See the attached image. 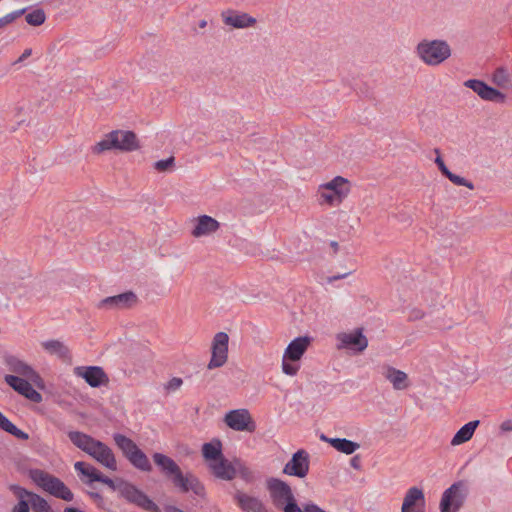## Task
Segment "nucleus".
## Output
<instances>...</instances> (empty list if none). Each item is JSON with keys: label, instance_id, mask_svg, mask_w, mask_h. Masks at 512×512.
Here are the masks:
<instances>
[{"label": "nucleus", "instance_id": "1", "mask_svg": "<svg viewBox=\"0 0 512 512\" xmlns=\"http://www.w3.org/2000/svg\"><path fill=\"white\" fill-rule=\"evenodd\" d=\"M68 437L77 448L88 454L106 469L111 471L118 469L116 456L113 450L105 443L79 431L69 432Z\"/></svg>", "mask_w": 512, "mask_h": 512}, {"label": "nucleus", "instance_id": "2", "mask_svg": "<svg viewBox=\"0 0 512 512\" xmlns=\"http://www.w3.org/2000/svg\"><path fill=\"white\" fill-rule=\"evenodd\" d=\"M201 453L205 464L215 477L226 481L235 478V467L223 455V445L220 439L214 438L210 442L204 443Z\"/></svg>", "mask_w": 512, "mask_h": 512}, {"label": "nucleus", "instance_id": "3", "mask_svg": "<svg viewBox=\"0 0 512 512\" xmlns=\"http://www.w3.org/2000/svg\"><path fill=\"white\" fill-rule=\"evenodd\" d=\"M267 488L273 504L284 512H326L312 503H307L300 507L296 502L291 487L280 479H269L267 481Z\"/></svg>", "mask_w": 512, "mask_h": 512}, {"label": "nucleus", "instance_id": "4", "mask_svg": "<svg viewBox=\"0 0 512 512\" xmlns=\"http://www.w3.org/2000/svg\"><path fill=\"white\" fill-rule=\"evenodd\" d=\"M414 53L424 65L438 67L450 59L452 48L444 39L424 38L416 44Z\"/></svg>", "mask_w": 512, "mask_h": 512}, {"label": "nucleus", "instance_id": "5", "mask_svg": "<svg viewBox=\"0 0 512 512\" xmlns=\"http://www.w3.org/2000/svg\"><path fill=\"white\" fill-rule=\"evenodd\" d=\"M153 461L165 476L172 478L175 486L179 487L181 491H193L197 495L203 493L204 488L198 479L191 474L183 475L180 467L172 458L162 453H154Z\"/></svg>", "mask_w": 512, "mask_h": 512}, {"label": "nucleus", "instance_id": "6", "mask_svg": "<svg viewBox=\"0 0 512 512\" xmlns=\"http://www.w3.org/2000/svg\"><path fill=\"white\" fill-rule=\"evenodd\" d=\"M351 189V182L347 178L335 176L318 185L316 190L317 202L324 207H338L347 199Z\"/></svg>", "mask_w": 512, "mask_h": 512}, {"label": "nucleus", "instance_id": "7", "mask_svg": "<svg viewBox=\"0 0 512 512\" xmlns=\"http://www.w3.org/2000/svg\"><path fill=\"white\" fill-rule=\"evenodd\" d=\"M140 148L136 134L129 130H114L98 141L93 147L94 154H101L108 150L131 152Z\"/></svg>", "mask_w": 512, "mask_h": 512}, {"label": "nucleus", "instance_id": "8", "mask_svg": "<svg viewBox=\"0 0 512 512\" xmlns=\"http://www.w3.org/2000/svg\"><path fill=\"white\" fill-rule=\"evenodd\" d=\"M311 339L299 336L293 339L284 349L281 358V371L284 375L294 377L301 368V360L308 350Z\"/></svg>", "mask_w": 512, "mask_h": 512}, {"label": "nucleus", "instance_id": "9", "mask_svg": "<svg viewBox=\"0 0 512 512\" xmlns=\"http://www.w3.org/2000/svg\"><path fill=\"white\" fill-rule=\"evenodd\" d=\"M28 475L33 483L43 491L65 501L73 500L74 495L71 490L63 481L52 474L41 469H31Z\"/></svg>", "mask_w": 512, "mask_h": 512}, {"label": "nucleus", "instance_id": "10", "mask_svg": "<svg viewBox=\"0 0 512 512\" xmlns=\"http://www.w3.org/2000/svg\"><path fill=\"white\" fill-rule=\"evenodd\" d=\"M116 446L122 451L128 461L137 469L150 472L151 463L146 454L137 446V444L127 436L116 433L113 435Z\"/></svg>", "mask_w": 512, "mask_h": 512}, {"label": "nucleus", "instance_id": "11", "mask_svg": "<svg viewBox=\"0 0 512 512\" xmlns=\"http://www.w3.org/2000/svg\"><path fill=\"white\" fill-rule=\"evenodd\" d=\"M119 495L128 502L152 512H160V508L133 484L120 479Z\"/></svg>", "mask_w": 512, "mask_h": 512}, {"label": "nucleus", "instance_id": "12", "mask_svg": "<svg viewBox=\"0 0 512 512\" xmlns=\"http://www.w3.org/2000/svg\"><path fill=\"white\" fill-rule=\"evenodd\" d=\"M211 357L207 364L209 370L223 367L228 361L229 336L225 332H217L210 345Z\"/></svg>", "mask_w": 512, "mask_h": 512}, {"label": "nucleus", "instance_id": "13", "mask_svg": "<svg viewBox=\"0 0 512 512\" xmlns=\"http://www.w3.org/2000/svg\"><path fill=\"white\" fill-rule=\"evenodd\" d=\"M337 349L350 350L355 354H360L368 347V339L360 328L341 332L336 336Z\"/></svg>", "mask_w": 512, "mask_h": 512}, {"label": "nucleus", "instance_id": "14", "mask_svg": "<svg viewBox=\"0 0 512 512\" xmlns=\"http://www.w3.org/2000/svg\"><path fill=\"white\" fill-rule=\"evenodd\" d=\"M224 423L230 429L238 432H253L256 429L249 410L245 408L228 411L224 416Z\"/></svg>", "mask_w": 512, "mask_h": 512}, {"label": "nucleus", "instance_id": "15", "mask_svg": "<svg viewBox=\"0 0 512 512\" xmlns=\"http://www.w3.org/2000/svg\"><path fill=\"white\" fill-rule=\"evenodd\" d=\"M190 225V233L194 238L211 237L221 228L218 220L206 214L193 217L190 220Z\"/></svg>", "mask_w": 512, "mask_h": 512}, {"label": "nucleus", "instance_id": "16", "mask_svg": "<svg viewBox=\"0 0 512 512\" xmlns=\"http://www.w3.org/2000/svg\"><path fill=\"white\" fill-rule=\"evenodd\" d=\"M310 457L307 451L300 449L285 464L283 473L288 476L305 478L309 473Z\"/></svg>", "mask_w": 512, "mask_h": 512}, {"label": "nucleus", "instance_id": "17", "mask_svg": "<svg viewBox=\"0 0 512 512\" xmlns=\"http://www.w3.org/2000/svg\"><path fill=\"white\" fill-rule=\"evenodd\" d=\"M463 484L454 483L446 489L441 497L440 511L441 512H457L464 501Z\"/></svg>", "mask_w": 512, "mask_h": 512}, {"label": "nucleus", "instance_id": "18", "mask_svg": "<svg viewBox=\"0 0 512 512\" xmlns=\"http://www.w3.org/2000/svg\"><path fill=\"white\" fill-rule=\"evenodd\" d=\"M222 22L233 29H246L254 27L257 19L250 14L234 9H226L220 14Z\"/></svg>", "mask_w": 512, "mask_h": 512}, {"label": "nucleus", "instance_id": "19", "mask_svg": "<svg viewBox=\"0 0 512 512\" xmlns=\"http://www.w3.org/2000/svg\"><path fill=\"white\" fill-rule=\"evenodd\" d=\"M5 382L13 388L15 391H17L19 394L23 395L27 399L34 401V402H40L42 397L39 392H37L30 382H35L37 379H28L23 376H16V375H6L5 376Z\"/></svg>", "mask_w": 512, "mask_h": 512}, {"label": "nucleus", "instance_id": "20", "mask_svg": "<svg viewBox=\"0 0 512 512\" xmlns=\"http://www.w3.org/2000/svg\"><path fill=\"white\" fill-rule=\"evenodd\" d=\"M3 363L6 369L11 373L10 375L23 376L28 379H38L39 376L37 372L33 369L31 365H29L22 358L7 354L3 358Z\"/></svg>", "mask_w": 512, "mask_h": 512}, {"label": "nucleus", "instance_id": "21", "mask_svg": "<svg viewBox=\"0 0 512 512\" xmlns=\"http://www.w3.org/2000/svg\"><path fill=\"white\" fill-rule=\"evenodd\" d=\"M464 85L472 89L481 99L485 101L503 103L505 95L499 90L488 86L485 82L476 79L465 81Z\"/></svg>", "mask_w": 512, "mask_h": 512}, {"label": "nucleus", "instance_id": "22", "mask_svg": "<svg viewBox=\"0 0 512 512\" xmlns=\"http://www.w3.org/2000/svg\"><path fill=\"white\" fill-rule=\"evenodd\" d=\"M425 495L421 488L410 487L403 499L401 512H425Z\"/></svg>", "mask_w": 512, "mask_h": 512}, {"label": "nucleus", "instance_id": "23", "mask_svg": "<svg viewBox=\"0 0 512 512\" xmlns=\"http://www.w3.org/2000/svg\"><path fill=\"white\" fill-rule=\"evenodd\" d=\"M74 374L83 378L91 387H99L108 381L103 369L97 366L76 367L74 368Z\"/></svg>", "mask_w": 512, "mask_h": 512}, {"label": "nucleus", "instance_id": "24", "mask_svg": "<svg viewBox=\"0 0 512 512\" xmlns=\"http://www.w3.org/2000/svg\"><path fill=\"white\" fill-rule=\"evenodd\" d=\"M381 374L395 390H405L410 386V380L407 373L393 366H382Z\"/></svg>", "mask_w": 512, "mask_h": 512}, {"label": "nucleus", "instance_id": "25", "mask_svg": "<svg viewBox=\"0 0 512 512\" xmlns=\"http://www.w3.org/2000/svg\"><path fill=\"white\" fill-rule=\"evenodd\" d=\"M233 499L243 512H268L263 502L256 496L237 490Z\"/></svg>", "mask_w": 512, "mask_h": 512}, {"label": "nucleus", "instance_id": "26", "mask_svg": "<svg viewBox=\"0 0 512 512\" xmlns=\"http://www.w3.org/2000/svg\"><path fill=\"white\" fill-rule=\"evenodd\" d=\"M137 301V297L133 292H126L103 299L99 303L100 308H128L133 306Z\"/></svg>", "mask_w": 512, "mask_h": 512}, {"label": "nucleus", "instance_id": "27", "mask_svg": "<svg viewBox=\"0 0 512 512\" xmlns=\"http://www.w3.org/2000/svg\"><path fill=\"white\" fill-rule=\"evenodd\" d=\"M322 439L328 442L334 449L346 455H350L360 448L359 443L345 438H327L322 436Z\"/></svg>", "mask_w": 512, "mask_h": 512}, {"label": "nucleus", "instance_id": "28", "mask_svg": "<svg viewBox=\"0 0 512 512\" xmlns=\"http://www.w3.org/2000/svg\"><path fill=\"white\" fill-rule=\"evenodd\" d=\"M42 349L51 356H56L58 358L64 359L69 355V349L64 344V342L60 340H46L41 342Z\"/></svg>", "mask_w": 512, "mask_h": 512}, {"label": "nucleus", "instance_id": "29", "mask_svg": "<svg viewBox=\"0 0 512 512\" xmlns=\"http://www.w3.org/2000/svg\"><path fill=\"white\" fill-rule=\"evenodd\" d=\"M478 425H479L478 420L470 421V422L466 423L464 426H462L456 432V434L454 435V437L451 440V445L458 446V445H461V444L469 441L472 438Z\"/></svg>", "mask_w": 512, "mask_h": 512}, {"label": "nucleus", "instance_id": "30", "mask_svg": "<svg viewBox=\"0 0 512 512\" xmlns=\"http://www.w3.org/2000/svg\"><path fill=\"white\" fill-rule=\"evenodd\" d=\"M23 496L29 499V506L33 512H53L52 507L42 496L23 488Z\"/></svg>", "mask_w": 512, "mask_h": 512}, {"label": "nucleus", "instance_id": "31", "mask_svg": "<svg viewBox=\"0 0 512 512\" xmlns=\"http://www.w3.org/2000/svg\"><path fill=\"white\" fill-rule=\"evenodd\" d=\"M74 468L79 474L87 477L89 482L98 481L100 479L101 472L90 464L78 461L74 464Z\"/></svg>", "mask_w": 512, "mask_h": 512}, {"label": "nucleus", "instance_id": "32", "mask_svg": "<svg viewBox=\"0 0 512 512\" xmlns=\"http://www.w3.org/2000/svg\"><path fill=\"white\" fill-rule=\"evenodd\" d=\"M0 428L8 433H10L11 435L19 438V439H22V440H27L28 439V434L25 433L24 431L18 429L10 420H8L7 417H5L1 412H0Z\"/></svg>", "mask_w": 512, "mask_h": 512}, {"label": "nucleus", "instance_id": "33", "mask_svg": "<svg viewBox=\"0 0 512 512\" xmlns=\"http://www.w3.org/2000/svg\"><path fill=\"white\" fill-rule=\"evenodd\" d=\"M12 490L17 497L18 502L13 506L11 512H30L29 499H26V496H23V488L20 486H14Z\"/></svg>", "mask_w": 512, "mask_h": 512}, {"label": "nucleus", "instance_id": "34", "mask_svg": "<svg viewBox=\"0 0 512 512\" xmlns=\"http://www.w3.org/2000/svg\"><path fill=\"white\" fill-rule=\"evenodd\" d=\"M25 20L29 25L37 27L46 21V14L43 9L37 8L27 13Z\"/></svg>", "mask_w": 512, "mask_h": 512}, {"label": "nucleus", "instance_id": "35", "mask_svg": "<svg viewBox=\"0 0 512 512\" xmlns=\"http://www.w3.org/2000/svg\"><path fill=\"white\" fill-rule=\"evenodd\" d=\"M492 81L499 87H507L510 82L507 70L503 67L496 69L492 75Z\"/></svg>", "mask_w": 512, "mask_h": 512}, {"label": "nucleus", "instance_id": "36", "mask_svg": "<svg viewBox=\"0 0 512 512\" xmlns=\"http://www.w3.org/2000/svg\"><path fill=\"white\" fill-rule=\"evenodd\" d=\"M26 12V9H19L13 12H10L3 17H0V29H3L7 25L13 23L17 18L23 15Z\"/></svg>", "mask_w": 512, "mask_h": 512}, {"label": "nucleus", "instance_id": "37", "mask_svg": "<svg viewBox=\"0 0 512 512\" xmlns=\"http://www.w3.org/2000/svg\"><path fill=\"white\" fill-rule=\"evenodd\" d=\"M446 177L452 182L454 183L455 185H458V186H465L467 188H469L470 190H473L474 189V185L472 182L468 181L467 179H465L464 177H461L459 175H456L452 172L449 171L448 174H446Z\"/></svg>", "mask_w": 512, "mask_h": 512}, {"label": "nucleus", "instance_id": "38", "mask_svg": "<svg viewBox=\"0 0 512 512\" xmlns=\"http://www.w3.org/2000/svg\"><path fill=\"white\" fill-rule=\"evenodd\" d=\"M174 157L162 159L154 163V168L159 172L170 171L174 167Z\"/></svg>", "mask_w": 512, "mask_h": 512}, {"label": "nucleus", "instance_id": "39", "mask_svg": "<svg viewBox=\"0 0 512 512\" xmlns=\"http://www.w3.org/2000/svg\"><path fill=\"white\" fill-rule=\"evenodd\" d=\"M232 463L233 466L235 467V476L239 474L246 480H248L251 477V470L248 467H246L241 461L235 460Z\"/></svg>", "mask_w": 512, "mask_h": 512}, {"label": "nucleus", "instance_id": "40", "mask_svg": "<svg viewBox=\"0 0 512 512\" xmlns=\"http://www.w3.org/2000/svg\"><path fill=\"white\" fill-rule=\"evenodd\" d=\"M182 384L183 380L181 378L174 377L167 382V384L165 385V389L168 392H175L182 386Z\"/></svg>", "mask_w": 512, "mask_h": 512}, {"label": "nucleus", "instance_id": "41", "mask_svg": "<svg viewBox=\"0 0 512 512\" xmlns=\"http://www.w3.org/2000/svg\"><path fill=\"white\" fill-rule=\"evenodd\" d=\"M98 482L104 483L107 486H109L112 490L119 492L120 479L117 481H114V480L101 474Z\"/></svg>", "mask_w": 512, "mask_h": 512}, {"label": "nucleus", "instance_id": "42", "mask_svg": "<svg viewBox=\"0 0 512 512\" xmlns=\"http://www.w3.org/2000/svg\"><path fill=\"white\" fill-rule=\"evenodd\" d=\"M435 153L437 154L435 163L438 166V168L440 169V171L442 172V174L446 176V174L449 173V169L446 167V165L440 155V151L438 149H435Z\"/></svg>", "mask_w": 512, "mask_h": 512}, {"label": "nucleus", "instance_id": "43", "mask_svg": "<svg viewBox=\"0 0 512 512\" xmlns=\"http://www.w3.org/2000/svg\"><path fill=\"white\" fill-rule=\"evenodd\" d=\"M32 55V49L26 48L20 57L13 63L14 65L20 64Z\"/></svg>", "mask_w": 512, "mask_h": 512}, {"label": "nucleus", "instance_id": "44", "mask_svg": "<svg viewBox=\"0 0 512 512\" xmlns=\"http://www.w3.org/2000/svg\"><path fill=\"white\" fill-rule=\"evenodd\" d=\"M500 429L502 431H511L512 430V420H506L504 421L501 426H500Z\"/></svg>", "mask_w": 512, "mask_h": 512}, {"label": "nucleus", "instance_id": "45", "mask_svg": "<svg viewBox=\"0 0 512 512\" xmlns=\"http://www.w3.org/2000/svg\"><path fill=\"white\" fill-rule=\"evenodd\" d=\"M165 512H184V511L177 507H174V506H168L165 508Z\"/></svg>", "mask_w": 512, "mask_h": 512}, {"label": "nucleus", "instance_id": "46", "mask_svg": "<svg viewBox=\"0 0 512 512\" xmlns=\"http://www.w3.org/2000/svg\"><path fill=\"white\" fill-rule=\"evenodd\" d=\"M206 26H207V21H206V20H201V21L199 22V27H200V28H205Z\"/></svg>", "mask_w": 512, "mask_h": 512}, {"label": "nucleus", "instance_id": "47", "mask_svg": "<svg viewBox=\"0 0 512 512\" xmlns=\"http://www.w3.org/2000/svg\"><path fill=\"white\" fill-rule=\"evenodd\" d=\"M346 275H347V274L334 276V277H333V279H334V280L342 279V278H344Z\"/></svg>", "mask_w": 512, "mask_h": 512}, {"label": "nucleus", "instance_id": "48", "mask_svg": "<svg viewBox=\"0 0 512 512\" xmlns=\"http://www.w3.org/2000/svg\"><path fill=\"white\" fill-rule=\"evenodd\" d=\"M91 496L94 498H99V499L101 498L98 493H92Z\"/></svg>", "mask_w": 512, "mask_h": 512}]
</instances>
